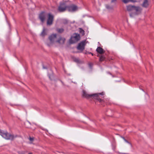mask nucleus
<instances>
[{
    "mask_svg": "<svg viewBox=\"0 0 154 154\" xmlns=\"http://www.w3.org/2000/svg\"><path fill=\"white\" fill-rule=\"evenodd\" d=\"M108 73L109 74H110L111 75V73H110L109 72H108Z\"/></svg>",
    "mask_w": 154,
    "mask_h": 154,
    "instance_id": "nucleus-28",
    "label": "nucleus"
},
{
    "mask_svg": "<svg viewBox=\"0 0 154 154\" xmlns=\"http://www.w3.org/2000/svg\"><path fill=\"white\" fill-rule=\"evenodd\" d=\"M65 40V38L59 36L58 38V39L56 41V42L60 44H62L64 43Z\"/></svg>",
    "mask_w": 154,
    "mask_h": 154,
    "instance_id": "nucleus-10",
    "label": "nucleus"
},
{
    "mask_svg": "<svg viewBox=\"0 0 154 154\" xmlns=\"http://www.w3.org/2000/svg\"><path fill=\"white\" fill-rule=\"evenodd\" d=\"M104 94V93L103 92L97 94H89L84 91H83V96L84 97L86 98H89L91 97H95L96 99L99 102H101L102 100L101 99L98 98L99 95H103Z\"/></svg>",
    "mask_w": 154,
    "mask_h": 154,
    "instance_id": "nucleus-1",
    "label": "nucleus"
},
{
    "mask_svg": "<svg viewBox=\"0 0 154 154\" xmlns=\"http://www.w3.org/2000/svg\"><path fill=\"white\" fill-rule=\"evenodd\" d=\"M88 65L91 68L93 64L91 63H89Z\"/></svg>",
    "mask_w": 154,
    "mask_h": 154,
    "instance_id": "nucleus-22",
    "label": "nucleus"
},
{
    "mask_svg": "<svg viewBox=\"0 0 154 154\" xmlns=\"http://www.w3.org/2000/svg\"><path fill=\"white\" fill-rule=\"evenodd\" d=\"M96 51L100 54H102L104 52L103 49L100 47L97 48L96 49Z\"/></svg>",
    "mask_w": 154,
    "mask_h": 154,
    "instance_id": "nucleus-14",
    "label": "nucleus"
},
{
    "mask_svg": "<svg viewBox=\"0 0 154 154\" xmlns=\"http://www.w3.org/2000/svg\"><path fill=\"white\" fill-rule=\"evenodd\" d=\"M142 8L139 6H135L134 11L136 14H138L141 13Z\"/></svg>",
    "mask_w": 154,
    "mask_h": 154,
    "instance_id": "nucleus-9",
    "label": "nucleus"
},
{
    "mask_svg": "<svg viewBox=\"0 0 154 154\" xmlns=\"http://www.w3.org/2000/svg\"><path fill=\"white\" fill-rule=\"evenodd\" d=\"M25 152L24 151H19L18 152L19 154H25Z\"/></svg>",
    "mask_w": 154,
    "mask_h": 154,
    "instance_id": "nucleus-20",
    "label": "nucleus"
},
{
    "mask_svg": "<svg viewBox=\"0 0 154 154\" xmlns=\"http://www.w3.org/2000/svg\"><path fill=\"white\" fill-rule=\"evenodd\" d=\"M123 138L125 142L128 143V142L123 137Z\"/></svg>",
    "mask_w": 154,
    "mask_h": 154,
    "instance_id": "nucleus-24",
    "label": "nucleus"
},
{
    "mask_svg": "<svg viewBox=\"0 0 154 154\" xmlns=\"http://www.w3.org/2000/svg\"><path fill=\"white\" fill-rule=\"evenodd\" d=\"M149 3L148 0H144V1L142 5L143 7L147 8L149 6Z\"/></svg>",
    "mask_w": 154,
    "mask_h": 154,
    "instance_id": "nucleus-13",
    "label": "nucleus"
},
{
    "mask_svg": "<svg viewBox=\"0 0 154 154\" xmlns=\"http://www.w3.org/2000/svg\"><path fill=\"white\" fill-rule=\"evenodd\" d=\"M67 6L64 3L61 2L58 8V10L60 12L65 11L67 10Z\"/></svg>",
    "mask_w": 154,
    "mask_h": 154,
    "instance_id": "nucleus-6",
    "label": "nucleus"
},
{
    "mask_svg": "<svg viewBox=\"0 0 154 154\" xmlns=\"http://www.w3.org/2000/svg\"><path fill=\"white\" fill-rule=\"evenodd\" d=\"M80 39V36L77 33H74L71 37L69 39V42L71 44L75 43Z\"/></svg>",
    "mask_w": 154,
    "mask_h": 154,
    "instance_id": "nucleus-4",
    "label": "nucleus"
},
{
    "mask_svg": "<svg viewBox=\"0 0 154 154\" xmlns=\"http://www.w3.org/2000/svg\"><path fill=\"white\" fill-rule=\"evenodd\" d=\"M85 41H83L79 43L77 48L79 50L83 51L85 49Z\"/></svg>",
    "mask_w": 154,
    "mask_h": 154,
    "instance_id": "nucleus-8",
    "label": "nucleus"
},
{
    "mask_svg": "<svg viewBox=\"0 0 154 154\" xmlns=\"http://www.w3.org/2000/svg\"><path fill=\"white\" fill-rule=\"evenodd\" d=\"M122 1L125 3H127L130 2H133L132 0H122ZM133 2H135L136 1Z\"/></svg>",
    "mask_w": 154,
    "mask_h": 154,
    "instance_id": "nucleus-17",
    "label": "nucleus"
},
{
    "mask_svg": "<svg viewBox=\"0 0 154 154\" xmlns=\"http://www.w3.org/2000/svg\"><path fill=\"white\" fill-rule=\"evenodd\" d=\"M89 54H91V55H92V56H93V53H91V52H90V53H89Z\"/></svg>",
    "mask_w": 154,
    "mask_h": 154,
    "instance_id": "nucleus-27",
    "label": "nucleus"
},
{
    "mask_svg": "<svg viewBox=\"0 0 154 154\" xmlns=\"http://www.w3.org/2000/svg\"><path fill=\"white\" fill-rule=\"evenodd\" d=\"M78 8V7L76 5L72 4L67 6V10L70 12H74L77 11Z\"/></svg>",
    "mask_w": 154,
    "mask_h": 154,
    "instance_id": "nucleus-5",
    "label": "nucleus"
},
{
    "mask_svg": "<svg viewBox=\"0 0 154 154\" xmlns=\"http://www.w3.org/2000/svg\"><path fill=\"white\" fill-rule=\"evenodd\" d=\"M0 135L2 137L7 140H13L17 137V135H14L8 133L7 131H0Z\"/></svg>",
    "mask_w": 154,
    "mask_h": 154,
    "instance_id": "nucleus-2",
    "label": "nucleus"
},
{
    "mask_svg": "<svg viewBox=\"0 0 154 154\" xmlns=\"http://www.w3.org/2000/svg\"><path fill=\"white\" fill-rule=\"evenodd\" d=\"M57 31L59 33H62L64 31V29L63 28L57 29Z\"/></svg>",
    "mask_w": 154,
    "mask_h": 154,
    "instance_id": "nucleus-16",
    "label": "nucleus"
},
{
    "mask_svg": "<svg viewBox=\"0 0 154 154\" xmlns=\"http://www.w3.org/2000/svg\"><path fill=\"white\" fill-rule=\"evenodd\" d=\"M29 140L31 141H32L33 140V139L32 138L30 137L29 138Z\"/></svg>",
    "mask_w": 154,
    "mask_h": 154,
    "instance_id": "nucleus-23",
    "label": "nucleus"
},
{
    "mask_svg": "<svg viewBox=\"0 0 154 154\" xmlns=\"http://www.w3.org/2000/svg\"><path fill=\"white\" fill-rule=\"evenodd\" d=\"M49 71L52 74V70H50Z\"/></svg>",
    "mask_w": 154,
    "mask_h": 154,
    "instance_id": "nucleus-25",
    "label": "nucleus"
},
{
    "mask_svg": "<svg viewBox=\"0 0 154 154\" xmlns=\"http://www.w3.org/2000/svg\"><path fill=\"white\" fill-rule=\"evenodd\" d=\"M48 76H49V78L51 80L52 79V75H50L48 74Z\"/></svg>",
    "mask_w": 154,
    "mask_h": 154,
    "instance_id": "nucleus-21",
    "label": "nucleus"
},
{
    "mask_svg": "<svg viewBox=\"0 0 154 154\" xmlns=\"http://www.w3.org/2000/svg\"><path fill=\"white\" fill-rule=\"evenodd\" d=\"M106 8L108 9H112V8L110 7L109 6L107 5L106 6Z\"/></svg>",
    "mask_w": 154,
    "mask_h": 154,
    "instance_id": "nucleus-19",
    "label": "nucleus"
},
{
    "mask_svg": "<svg viewBox=\"0 0 154 154\" xmlns=\"http://www.w3.org/2000/svg\"><path fill=\"white\" fill-rule=\"evenodd\" d=\"M45 17V15L44 12H42L40 13L39 16V17L42 22H43Z\"/></svg>",
    "mask_w": 154,
    "mask_h": 154,
    "instance_id": "nucleus-11",
    "label": "nucleus"
},
{
    "mask_svg": "<svg viewBox=\"0 0 154 154\" xmlns=\"http://www.w3.org/2000/svg\"><path fill=\"white\" fill-rule=\"evenodd\" d=\"M47 32L46 31V29L44 28L43 29V31L41 34V35L42 37L44 36L45 35H47Z\"/></svg>",
    "mask_w": 154,
    "mask_h": 154,
    "instance_id": "nucleus-15",
    "label": "nucleus"
},
{
    "mask_svg": "<svg viewBox=\"0 0 154 154\" xmlns=\"http://www.w3.org/2000/svg\"><path fill=\"white\" fill-rule=\"evenodd\" d=\"M104 59V57L103 56H101L100 58V61H103Z\"/></svg>",
    "mask_w": 154,
    "mask_h": 154,
    "instance_id": "nucleus-18",
    "label": "nucleus"
},
{
    "mask_svg": "<svg viewBox=\"0 0 154 154\" xmlns=\"http://www.w3.org/2000/svg\"><path fill=\"white\" fill-rule=\"evenodd\" d=\"M54 19V16L51 13L48 14V18L47 24L48 25H51L52 24Z\"/></svg>",
    "mask_w": 154,
    "mask_h": 154,
    "instance_id": "nucleus-7",
    "label": "nucleus"
},
{
    "mask_svg": "<svg viewBox=\"0 0 154 154\" xmlns=\"http://www.w3.org/2000/svg\"><path fill=\"white\" fill-rule=\"evenodd\" d=\"M43 69H46V67L44 66H43Z\"/></svg>",
    "mask_w": 154,
    "mask_h": 154,
    "instance_id": "nucleus-26",
    "label": "nucleus"
},
{
    "mask_svg": "<svg viewBox=\"0 0 154 154\" xmlns=\"http://www.w3.org/2000/svg\"><path fill=\"white\" fill-rule=\"evenodd\" d=\"M135 6L131 5H128L127 6V9L128 11H134Z\"/></svg>",
    "mask_w": 154,
    "mask_h": 154,
    "instance_id": "nucleus-12",
    "label": "nucleus"
},
{
    "mask_svg": "<svg viewBox=\"0 0 154 154\" xmlns=\"http://www.w3.org/2000/svg\"><path fill=\"white\" fill-rule=\"evenodd\" d=\"M57 38V34H52L49 37V41L46 42L47 45L50 47L51 46L54 42H56V39Z\"/></svg>",
    "mask_w": 154,
    "mask_h": 154,
    "instance_id": "nucleus-3",
    "label": "nucleus"
}]
</instances>
